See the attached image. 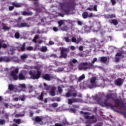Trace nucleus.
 I'll list each match as a JSON object with an SVG mask.
<instances>
[{
  "label": "nucleus",
  "mask_w": 126,
  "mask_h": 126,
  "mask_svg": "<svg viewBox=\"0 0 126 126\" xmlns=\"http://www.w3.org/2000/svg\"><path fill=\"white\" fill-rule=\"evenodd\" d=\"M25 47H26V43L24 42L22 46L20 47V50L21 51V52H25V50H26Z\"/></svg>",
  "instance_id": "nucleus-23"
},
{
  "label": "nucleus",
  "mask_w": 126,
  "mask_h": 126,
  "mask_svg": "<svg viewBox=\"0 0 126 126\" xmlns=\"http://www.w3.org/2000/svg\"><path fill=\"white\" fill-rule=\"evenodd\" d=\"M64 39L67 43H69V42H70V39H69L68 37H64Z\"/></svg>",
  "instance_id": "nucleus-43"
},
{
  "label": "nucleus",
  "mask_w": 126,
  "mask_h": 126,
  "mask_svg": "<svg viewBox=\"0 0 126 126\" xmlns=\"http://www.w3.org/2000/svg\"><path fill=\"white\" fill-rule=\"evenodd\" d=\"M0 62H6V63H7L9 62V59L7 57H0Z\"/></svg>",
  "instance_id": "nucleus-20"
},
{
  "label": "nucleus",
  "mask_w": 126,
  "mask_h": 126,
  "mask_svg": "<svg viewBox=\"0 0 126 126\" xmlns=\"http://www.w3.org/2000/svg\"><path fill=\"white\" fill-rule=\"evenodd\" d=\"M82 16H83V18H84V19H86V18H87L88 17V12H84L82 13Z\"/></svg>",
  "instance_id": "nucleus-25"
},
{
  "label": "nucleus",
  "mask_w": 126,
  "mask_h": 126,
  "mask_svg": "<svg viewBox=\"0 0 126 126\" xmlns=\"http://www.w3.org/2000/svg\"><path fill=\"white\" fill-rule=\"evenodd\" d=\"M71 41L73 43H76V38H75V37H72Z\"/></svg>",
  "instance_id": "nucleus-50"
},
{
  "label": "nucleus",
  "mask_w": 126,
  "mask_h": 126,
  "mask_svg": "<svg viewBox=\"0 0 126 126\" xmlns=\"http://www.w3.org/2000/svg\"><path fill=\"white\" fill-rule=\"evenodd\" d=\"M58 92H59V93H60V94L63 93V89H62V87L59 86L58 87Z\"/></svg>",
  "instance_id": "nucleus-40"
},
{
  "label": "nucleus",
  "mask_w": 126,
  "mask_h": 126,
  "mask_svg": "<svg viewBox=\"0 0 126 126\" xmlns=\"http://www.w3.org/2000/svg\"><path fill=\"white\" fill-rule=\"evenodd\" d=\"M77 96V92H73L72 91H71V97H76Z\"/></svg>",
  "instance_id": "nucleus-28"
},
{
  "label": "nucleus",
  "mask_w": 126,
  "mask_h": 126,
  "mask_svg": "<svg viewBox=\"0 0 126 126\" xmlns=\"http://www.w3.org/2000/svg\"><path fill=\"white\" fill-rule=\"evenodd\" d=\"M42 72L40 70H37L36 72H33L32 70L29 71V74L31 76L32 79L35 80V79H39L41 77Z\"/></svg>",
  "instance_id": "nucleus-4"
},
{
  "label": "nucleus",
  "mask_w": 126,
  "mask_h": 126,
  "mask_svg": "<svg viewBox=\"0 0 126 126\" xmlns=\"http://www.w3.org/2000/svg\"><path fill=\"white\" fill-rule=\"evenodd\" d=\"M62 31H67L68 30V27L66 25L64 26L61 28Z\"/></svg>",
  "instance_id": "nucleus-29"
},
{
  "label": "nucleus",
  "mask_w": 126,
  "mask_h": 126,
  "mask_svg": "<svg viewBox=\"0 0 126 126\" xmlns=\"http://www.w3.org/2000/svg\"><path fill=\"white\" fill-rule=\"evenodd\" d=\"M19 79H20V80H24V79H25V76H24L23 74L20 73L19 75Z\"/></svg>",
  "instance_id": "nucleus-26"
},
{
  "label": "nucleus",
  "mask_w": 126,
  "mask_h": 126,
  "mask_svg": "<svg viewBox=\"0 0 126 126\" xmlns=\"http://www.w3.org/2000/svg\"><path fill=\"white\" fill-rule=\"evenodd\" d=\"M24 111L22 112V113H18L16 114V117L17 118H19V117H24Z\"/></svg>",
  "instance_id": "nucleus-35"
},
{
  "label": "nucleus",
  "mask_w": 126,
  "mask_h": 126,
  "mask_svg": "<svg viewBox=\"0 0 126 126\" xmlns=\"http://www.w3.org/2000/svg\"><path fill=\"white\" fill-rule=\"evenodd\" d=\"M53 31H54L55 32H58V31H59V29H58V28L54 27L53 28Z\"/></svg>",
  "instance_id": "nucleus-49"
},
{
  "label": "nucleus",
  "mask_w": 126,
  "mask_h": 126,
  "mask_svg": "<svg viewBox=\"0 0 126 126\" xmlns=\"http://www.w3.org/2000/svg\"><path fill=\"white\" fill-rule=\"evenodd\" d=\"M42 120H43V119H42L40 117L36 116L35 118L34 121H35V122H36V123H41V122H42Z\"/></svg>",
  "instance_id": "nucleus-22"
},
{
  "label": "nucleus",
  "mask_w": 126,
  "mask_h": 126,
  "mask_svg": "<svg viewBox=\"0 0 126 126\" xmlns=\"http://www.w3.org/2000/svg\"><path fill=\"white\" fill-rule=\"evenodd\" d=\"M37 39H39V36L35 35L32 40V41L33 42V43H36Z\"/></svg>",
  "instance_id": "nucleus-36"
},
{
  "label": "nucleus",
  "mask_w": 126,
  "mask_h": 126,
  "mask_svg": "<svg viewBox=\"0 0 126 126\" xmlns=\"http://www.w3.org/2000/svg\"><path fill=\"white\" fill-rule=\"evenodd\" d=\"M8 89L9 90H10V91L14 90V89H15V85L11 84L9 85Z\"/></svg>",
  "instance_id": "nucleus-24"
},
{
  "label": "nucleus",
  "mask_w": 126,
  "mask_h": 126,
  "mask_svg": "<svg viewBox=\"0 0 126 126\" xmlns=\"http://www.w3.org/2000/svg\"><path fill=\"white\" fill-rule=\"evenodd\" d=\"M43 98H44V93H41L40 96L37 97V99L40 101H43Z\"/></svg>",
  "instance_id": "nucleus-32"
},
{
  "label": "nucleus",
  "mask_w": 126,
  "mask_h": 126,
  "mask_svg": "<svg viewBox=\"0 0 126 126\" xmlns=\"http://www.w3.org/2000/svg\"><path fill=\"white\" fill-rule=\"evenodd\" d=\"M9 77L10 79H14V80H16V68L12 67L11 68V71L9 72Z\"/></svg>",
  "instance_id": "nucleus-8"
},
{
  "label": "nucleus",
  "mask_w": 126,
  "mask_h": 126,
  "mask_svg": "<svg viewBox=\"0 0 126 126\" xmlns=\"http://www.w3.org/2000/svg\"><path fill=\"white\" fill-rule=\"evenodd\" d=\"M47 51H48V48L46 46H43L40 49V51L41 52H43L44 53L47 52Z\"/></svg>",
  "instance_id": "nucleus-30"
},
{
  "label": "nucleus",
  "mask_w": 126,
  "mask_h": 126,
  "mask_svg": "<svg viewBox=\"0 0 126 126\" xmlns=\"http://www.w3.org/2000/svg\"><path fill=\"white\" fill-rule=\"evenodd\" d=\"M92 68H94V65L92 63L88 62L82 63L79 66V69L80 70H82V69L86 70V69H91Z\"/></svg>",
  "instance_id": "nucleus-3"
},
{
  "label": "nucleus",
  "mask_w": 126,
  "mask_h": 126,
  "mask_svg": "<svg viewBox=\"0 0 126 126\" xmlns=\"http://www.w3.org/2000/svg\"><path fill=\"white\" fill-rule=\"evenodd\" d=\"M18 88H19L20 92L23 91V92H27L26 90V85L25 84H20L18 86Z\"/></svg>",
  "instance_id": "nucleus-11"
},
{
  "label": "nucleus",
  "mask_w": 126,
  "mask_h": 126,
  "mask_svg": "<svg viewBox=\"0 0 126 126\" xmlns=\"http://www.w3.org/2000/svg\"><path fill=\"white\" fill-rule=\"evenodd\" d=\"M114 103L116 105H117V106L120 108H125V103H124L122 99H114Z\"/></svg>",
  "instance_id": "nucleus-10"
},
{
  "label": "nucleus",
  "mask_w": 126,
  "mask_h": 126,
  "mask_svg": "<svg viewBox=\"0 0 126 126\" xmlns=\"http://www.w3.org/2000/svg\"><path fill=\"white\" fill-rule=\"evenodd\" d=\"M14 8V6H11L9 7V10L11 11V10H13Z\"/></svg>",
  "instance_id": "nucleus-56"
},
{
  "label": "nucleus",
  "mask_w": 126,
  "mask_h": 126,
  "mask_svg": "<svg viewBox=\"0 0 126 126\" xmlns=\"http://www.w3.org/2000/svg\"><path fill=\"white\" fill-rule=\"evenodd\" d=\"M54 126H63V125L62 124L56 123Z\"/></svg>",
  "instance_id": "nucleus-57"
},
{
  "label": "nucleus",
  "mask_w": 126,
  "mask_h": 126,
  "mask_svg": "<svg viewBox=\"0 0 126 126\" xmlns=\"http://www.w3.org/2000/svg\"><path fill=\"white\" fill-rule=\"evenodd\" d=\"M58 106H59L58 103H54L52 104V107H53V108H57Z\"/></svg>",
  "instance_id": "nucleus-41"
},
{
  "label": "nucleus",
  "mask_w": 126,
  "mask_h": 126,
  "mask_svg": "<svg viewBox=\"0 0 126 126\" xmlns=\"http://www.w3.org/2000/svg\"><path fill=\"white\" fill-rule=\"evenodd\" d=\"M20 37V34L18 32H16V39H19Z\"/></svg>",
  "instance_id": "nucleus-52"
},
{
  "label": "nucleus",
  "mask_w": 126,
  "mask_h": 126,
  "mask_svg": "<svg viewBox=\"0 0 126 126\" xmlns=\"http://www.w3.org/2000/svg\"><path fill=\"white\" fill-rule=\"evenodd\" d=\"M79 50L81 51L82 52V51H83V46H80L79 47Z\"/></svg>",
  "instance_id": "nucleus-58"
},
{
  "label": "nucleus",
  "mask_w": 126,
  "mask_h": 126,
  "mask_svg": "<svg viewBox=\"0 0 126 126\" xmlns=\"http://www.w3.org/2000/svg\"><path fill=\"white\" fill-rule=\"evenodd\" d=\"M22 15H24V16H26V15L28 16H31V15H33V12H32V11H23L22 12Z\"/></svg>",
  "instance_id": "nucleus-19"
},
{
  "label": "nucleus",
  "mask_w": 126,
  "mask_h": 126,
  "mask_svg": "<svg viewBox=\"0 0 126 126\" xmlns=\"http://www.w3.org/2000/svg\"><path fill=\"white\" fill-rule=\"evenodd\" d=\"M84 78H85V75L84 74H83L78 78V80L79 82H80V81H81V80H83Z\"/></svg>",
  "instance_id": "nucleus-33"
},
{
  "label": "nucleus",
  "mask_w": 126,
  "mask_h": 126,
  "mask_svg": "<svg viewBox=\"0 0 126 126\" xmlns=\"http://www.w3.org/2000/svg\"><path fill=\"white\" fill-rule=\"evenodd\" d=\"M70 111H71V112L72 113H75L76 112V111L75 110V109L74 108H71V109H70Z\"/></svg>",
  "instance_id": "nucleus-55"
},
{
  "label": "nucleus",
  "mask_w": 126,
  "mask_h": 126,
  "mask_svg": "<svg viewBox=\"0 0 126 126\" xmlns=\"http://www.w3.org/2000/svg\"><path fill=\"white\" fill-rule=\"evenodd\" d=\"M72 63H77V60H76L75 59H73L72 61Z\"/></svg>",
  "instance_id": "nucleus-60"
},
{
  "label": "nucleus",
  "mask_w": 126,
  "mask_h": 126,
  "mask_svg": "<svg viewBox=\"0 0 126 126\" xmlns=\"http://www.w3.org/2000/svg\"><path fill=\"white\" fill-rule=\"evenodd\" d=\"M43 85H44V86L45 87V90H46V91H49V90H50V86H48V85H47V83H44Z\"/></svg>",
  "instance_id": "nucleus-31"
},
{
  "label": "nucleus",
  "mask_w": 126,
  "mask_h": 126,
  "mask_svg": "<svg viewBox=\"0 0 126 126\" xmlns=\"http://www.w3.org/2000/svg\"><path fill=\"white\" fill-rule=\"evenodd\" d=\"M89 113L88 112H85L84 113V118H85V119H86V120H93L94 118V115H93L92 116H89L88 115Z\"/></svg>",
  "instance_id": "nucleus-17"
},
{
  "label": "nucleus",
  "mask_w": 126,
  "mask_h": 126,
  "mask_svg": "<svg viewBox=\"0 0 126 126\" xmlns=\"http://www.w3.org/2000/svg\"><path fill=\"white\" fill-rule=\"evenodd\" d=\"M94 10V11H98V10L97 9V5H94V8H93Z\"/></svg>",
  "instance_id": "nucleus-54"
},
{
  "label": "nucleus",
  "mask_w": 126,
  "mask_h": 126,
  "mask_svg": "<svg viewBox=\"0 0 126 126\" xmlns=\"http://www.w3.org/2000/svg\"><path fill=\"white\" fill-rule=\"evenodd\" d=\"M94 100H95V101H99V97L98 96H95Z\"/></svg>",
  "instance_id": "nucleus-64"
},
{
  "label": "nucleus",
  "mask_w": 126,
  "mask_h": 126,
  "mask_svg": "<svg viewBox=\"0 0 126 126\" xmlns=\"http://www.w3.org/2000/svg\"><path fill=\"white\" fill-rule=\"evenodd\" d=\"M65 96L67 97H71V91H69L68 92H67L65 94Z\"/></svg>",
  "instance_id": "nucleus-37"
},
{
  "label": "nucleus",
  "mask_w": 126,
  "mask_h": 126,
  "mask_svg": "<svg viewBox=\"0 0 126 126\" xmlns=\"http://www.w3.org/2000/svg\"><path fill=\"white\" fill-rule=\"evenodd\" d=\"M77 23H78V24L80 26H82V25L83 24L82 23V22H81V21H77Z\"/></svg>",
  "instance_id": "nucleus-59"
},
{
  "label": "nucleus",
  "mask_w": 126,
  "mask_h": 126,
  "mask_svg": "<svg viewBox=\"0 0 126 126\" xmlns=\"http://www.w3.org/2000/svg\"><path fill=\"white\" fill-rule=\"evenodd\" d=\"M27 97V96L24 94L20 95L19 97H16V101H22L23 102H24Z\"/></svg>",
  "instance_id": "nucleus-15"
},
{
  "label": "nucleus",
  "mask_w": 126,
  "mask_h": 126,
  "mask_svg": "<svg viewBox=\"0 0 126 126\" xmlns=\"http://www.w3.org/2000/svg\"><path fill=\"white\" fill-rule=\"evenodd\" d=\"M57 89V88L55 86H53L51 88L50 90L49 91V94H50L54 97V96H56V90Z\"/></svg>",
  "instance_id": "nucleus-12"
},
{
  "label": "nucleus",
  "mask_w": 126,
  "mask_h": 126,
  "mask_svg": "<svg viewBox=\"0 0 126 126\" xmlns=\"http://www.w3.org/2000/svg\"><path fill=\"white\" fill-rule=\"evenodd\" d=\"M82 99L78 98H72L68 99V104L72 105L73 103H81Z\"/></svg>",
  "instance_id": "nucleus-9"
},
{
  "label": "nucleus",
  "mask_w": 126,
  "mask_h": 126,
  "mask_svg": "<svg viewBox=\"0 0 126 126\" xmlns=\"http://www.w3.org/2000/svg\"><path fill=\"white\" fill-rule=\"evenodd\" d=\"M27 51H32L33 50V47L32 46H29L26 49Z\"/></svg>",
  "instance_id": "nucleus-44"
},
{
  "label": "nucleus",
  "mask_w": 126,
  "mask_h": 126,
  "mask_svg": "<svg viewBox=\"0 0 126 126\" xmlns=\"http://www.w3.org/2000/svg\"><path fill=\"white\" fill-rule=\"evenodd\" d=\"M29 89H30V90L29 91V93H31V92H32V91H33V86H31L29 87Z\"/></svg>",
  "instance_id": "nucleus-45"
},
{
  "label": "nucleus",
  "mask_w": 126,
  "mask_h": 126,
  "mask_svg": "<svg viewBox=\"0 0 126 126\" xmlns=\"http://www.w3.org/2000/svg\"><path fill=\"white\" fill-rule=\"evenodd\" d=\"M16 124L17 125H19L20 124H21V119H16Z\"/></svg>",
  "instance_id": "nucleus-46"
},
{
  "label": "nucleus",
  "mask_w": 126,
  "mask_h": 126,
  "mask_svg": "<svg viewBox=\"0 0 126 126\" xmlns=\"http://www.w3.org/2000/svg\"><path fill=\"white\" fill-rule=\"evenodd\" d=\"M94 16H95V15H94L92 13H90L89 15H88V17L90 18H91V17H94Z\"/></svg>",
  "instance_id": "nucleus-53"
},
{
  "label": "nucleus",
  "mask_w": 126,
  "mask_h": 126,
  "mask_svg": "<svg viewBox=\"0 0 126 126\" xmlns=\"http://www.w3.org/2000/svg\"><path fill=\"white\" fill-rule=\"evenodd\" d=\"M122 53L118 52L116 54L115 57H122Z\"/></svg>",
  "instance_id": "nucleus-51"
},
{
  "label": "nucleus",
  "mask_w": 126,
  "mask_h": 126,
  "mask_svg": "<svg viewBox=\"0 0 126 126\" xmlns=\"http://www.w3.org/2000/svg\"><path fill=\"white\" fill-rule=\"evenodd\" d=\"M4 120H0V125H4Z\"/></svg>",
  "instance_id": "nucleus-63"
},
{
  "label": "nucleus",
  "mask_w": 126,
  "mask_h": 126,
  "mask_svg": "<svg viewBox=\"0 0 126 126\" xmlns=\"http://www.w3.org/2000/svg\"><path fill=\"white\" fill-rule=\"evenodd\" d=\"M21 22V18H20L18 20V22L16 25V27L19 28H23L24 27L29 28L31 27L30 24H28V23L26 22L20 23Z\"/></svg>",
  "instance_id": "nucleus-6"
},
{
  "label": "nucleus",
  "mask_w": 126,
  "mask_h": 126,
  "mask_svg": "<svg viewBox=\"0 0 126 126\" xmlns=\"http://www.w3.org/2000/svg\"><path fill=\"white\" fill-rule=\"evenodd\" d=\"M23 5V4L20 3H16V7H21Z\"/></svg>",
  "instance_id": "nucleus-47"
},
{
  "label": "nucleus",
  "mask_w": 126,
  "mask_h": 126,
  "mask_svg": "<svg viewBox=\"0 0 126 126\" xmlns=\"http://www.w3.org/2000/svg\"><path fill=\"white\" fill-rule=\"evenodd\" d=\"M96 77L94 76L91 78L90 79V84L88 85V87L89 88H95L97 87V84H96Z\"/></svg>",
  "instance_id": "nucleus-7"
},
{
  "label": "nucleus",
  "mask_w": 126,
  "mask_h": 126,
  "mask_svg": "<svg viewBox=\"0 0 126 126\" xmlns=\"http://www.w3.org/2000/svg\"><path fill=\"white\" fill-rule=\"evenodd\" d=\"M61 51V55L59 57H58L56 54H51L50 55V57L51 58H54V59H66L67 58V56L68 53H69V49L62 48H60Z\"/></svg>",
  "instance_id": "nucleus-2"
},
{
  "label": "nucleus",
  "mask_w": 126,
  "mask_h": 126,
  "mask_svg": "<svg viewBox=\"0 0 126 126\" xmlns=\"http://www.w3.org/2000/svg\"><path fill=\"white\" fill-rule=\"evenodd\" d=\"M95 62H97V58H94L92 63H95Z\"/></svg>",
  "instance_id": "nucleus-61"
},
{
  "label": "nucleus",
  "mask_w": 126,
  "mask_h": 126,
  "mask_svg": "<svg viewBox=\"0 0 126 126\" xmlns=\"http://www.w3.org/2000/svg\"><path fill=\"white\" fill-rule=\"evenodd\" d=\"M107 61H108V58H107V57H100V62L101 63H107Z\"/></svg>",
  "instance_id": "nucleus-21"
},
{
  "label": "nucleus",
  "mask_w": 126,
  "mask_h": 126,
  "mask_svg": "<svg viewBox=\"0 0 126 126\" xmlns=\"http://www.w3.org/2000/svg\"><path fill=\"white\" fill-rule=\"evenodd\" d=\"M104 16L105 19H112L113 18H116V17H117V16H116L115 14H108L106 15H104Z\"/></svg>",
  "instance_id": "nucleus-13"
},
{
  "label": "nucleus",
  "mask_w": 126,
  "mask_h": 126,
  "mask_svg": "<svg viewBox=\"0 0 126 126\" xmlns=\"http://www.w3.org/2000/svg\"><path fill=\"white\" fill-rule=\"evenodd\" d=\"M43 79H45V80H47V81H50L52 80V77L49 74H45L42 76Z\"/></svg>",
  "instance_id": "nucleus-16"
},
{
  "label": "nucleus",
  "mask_w": 126,
  "mask_h": 126,
  "mask_svg": "<svg viewBox=\"0 0 126 126\" xmlns=\"http://www.w3.org/2000/svg\"><path fill=\"white\" fill-rule=\"evenodd\" d=\"M52 102H55V101H57V97H54L51 99Z\"/></svg>",
  "instance_id": "nucleus-62"
},
{
  "label": "nucleus",
  "mask_w": 126,
  "mask_h": 126,
  "mask_svg": "<svg viewBox=\"0 0 126 126\" xmlns=\"http://www.w3.org/2000/svg\"><path fill=\"white\" fill-rule=\"evenodd\" d=\"M115 83L117 86H122L123 85V79L119 78L115 81Z\"/></svg>",
  "instance_id": "nucleus-14"
},
{
  "label": "nucleus",
  "mask_w": 126,
  "mask_h": 126,
  "mask_svg": "<svg viewBox=\"0 0 126 126\" xmlns=\"http://www.w3.org/2000/svg\"><path fill=\"white\" fill-rule=\"evenodd\" d=\"M60 7L61 8V10L64 13V14H66V15H68L69 14V12L70 11V8H71V6L70 5L68 6V8L65 9L63 8L65 7V3L64 2H59V3Z\"/></svg>",
  "instance_id": "nucleus-5"
},
{
  "label": "nucleus",
  "mask_w": 126,
  "mask_h": 126,
  "mask_svg": "<svg viewBox=\"0 0 126 126\" xmlns=\"http://www.w3.org/2000/svg\"><path fill=\"white\" fill-rule=\"evenodd\" d=\"M27 58H28L27 54H24L21 56V59L23 60H25V59H27Z\"/></svg>",
  "instance_id": "nucleus-38"
},
{
  "label": "nucleus",
  "mask_w": 126,
  "mask_h": 126,
  "mask_svg": "<svg viewBox=\"0 0 126 126\" xmlns=\"http://www.w3.org/2000/svg\"><path fill=\"white\" fill-rule=\"evenodd\" d=\"M109 22L111 24H113V25H115V26L118 25V24H119V22L117 20V19L110 20L109 21Z\"/></svg>",
  "instance_id": "nucleus-18"
},
{
  "label": "nucleus",
  "mask_w": 126,
  "mask_h": 126,
  "mask_svg": "<svg viewBox=\"0 0 126 126\" xmlns=\"http://www.w3.org/2000/svg\"><path fill=\"white\" fill-rule=\"evenodd\" d=\"M105 98L106 99L104 101V103L100 104L101 106H102V107H110L111 109L113 110V111L119 113L118 106L114 105L112 104V103L108 102V100H110V99H111V100H115V94L112 93L108 94L105 95Z\"/></svg>",
  "instance_id": "nucleus-1"
},
{
  "label": "nucleus",
  "mask_w": 126,
  "mask_h": 126,
  "mask_svg": "<svg viewBox=\"0 0 126 126\" xmlns=\"http://www.w3.org/2000/svg\"><path fill=\"white\" fill-rule=\"evenodd\" d=\"M2 44V40H0V48H6L7 45L6 44ZM2 44V45H1Z\"/></svg>",
  "instance_id": "nucleus-34"
},
{
  "label": "nucleus",
  "mask_w": 126,
  "mask_h": 126,
  "mask_svg": "<svg viewBox=\"0 0 126 126\" xmlns=\"http://www.w3.org/2000/svg\"><path fill=\"white\" fill-rule=\"evenodd\" d=\"M58 23L59 24V27H62L63 26V24H64V21L63 20H61L58 22Z\"/></svg>",
  "instance_id": "nucleus-27"
},
{
  "label": "nucleus",
  "mask_w": 126,
  "mask_h": 126,
  "mask_svg": "<svg viewBox=\"0 0 126 126\" xmlns=\"http://www.w3.org/2000/svg\"><path fill=\"white\" fill-rule=\"evenodd\" d=\"M115 59L116 63H119V62H120V60H121V58H120V57H116Z\"/></svg>",
  "instance_id": "nucleus-48"
},
{
  "label": "nucleus",
  "mask_w": 126,
  "mask_h": 126,
  "mask_svg": "<svg viewBox=\"0 0 126 126\" xmlns=\"http://www.w3.org/2000/svg\"><path fill=\"white\" fill-rule=\"evenodd\" d=\"M110 1L112 3V5H115V4L117 3L116 0H110Z\"/></svg>",
  "instance_id": "nucleus-42"
},
{
  "label": "nucleus",
  "mask_w": 126,
  "mask_h": 126,
  "mask_svg": "<svg viewBox=\"0 0 126 126\" xmlns=\"http://www.w3.org/2000/svg\"><path fill=\"white\" fill-rule=\"evenodd\" d=\"M62 125L63 126H66L68 125V122H67V121L66 120H63L62 122Z\"/></svg>",
  "instance_id": "nucleus-39"
}]
</instances>
